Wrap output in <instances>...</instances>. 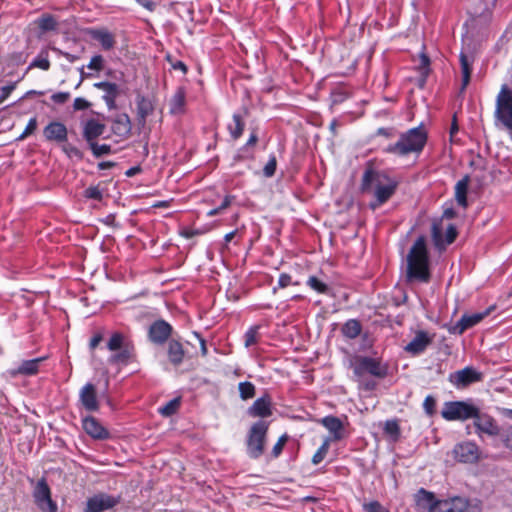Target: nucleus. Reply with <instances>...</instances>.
I'll list each match as a JSON object with an SVG mask.
<instances>
[{
  "label": "nucleus",
  "mask_w": 512,
  "mask_h": 512,
  "mask_svg": "<svg viewBox=\"0 0 512 512\" xmlns=\"http://www.w3.org/2000/svg\"><path fill=\"white\" fill-rule=\"evenodd\" d=\"M350 368L353 370V380L357 382L360 389L372 391L377 383L369 380L366 375L375 378H385L388 374V366L380 358L356 355L350 360Z\"/></svg>",
  "instance_id": "nucleus-1"
},
{
  "label": "nucleus",
  "mask_w": 512,
  "mask_h": 512,
  "mask_svg": "<svg viewBox=\"0 0 512 512\" xmlns=\"http://www.w3.org/2000/svg\"><path fill=\"white\" fill-rule=\"evenodd\" d=\"M397 182L386 173L367 169L362 178V190L372 192L375 200L370 203L372 209H377L387 202L395 193Z\"/></svg>",
  "instance_id": "nucleus-2"
},
{
  "label": "nucleus",
  "mask_w": 512,
  "mask_h": 512,
  "mask_svg": "<svg viewBox=\"0 0 512 512\" xmlns=\"http://www.w3.org/2000/svg\"><path fill=\"white\" fill-rule=\"evenodd\" d=\"M428 139V133L421 123L399 135L397 142L387 145L383 151L398 157H407L410 154L419 155Z\"/></svg>",
  "instance_id": "nucleus-3"
},
{
  "label": "nucleus",
  "mask_w": 512,
  "mask_h": 512,
  "mask_svg": "<svg viewBox=\"0 0 512 512\" xmlns=\"http://www.w3.org/2000/svg\"><path fill=\"white\" fill-rule=\"evenodd\" d=\"M406 277L408 281L423 283L430 280L429 255L423 236L415 240L407 255Z\"/></svg>",
  "instance_id": "nucleus-4"
},
{
  "label": "nucleus",
  "mask_w": 512,
  "mask_h": 512,
  "mask_svg": "<svg viewBox=\"0 0 512 512\" xmlns=\"http://www.w3.org/2000/svg\"><path fill=\"white\" fill-rule=\"evenodd\" d=\"M494 119L500 125L512 133V89L503 84L495 100Z\"/></svg>",
  "instance_id": "nucleus-5"
},
{
  "label": "nucleus",
  "mask_w": 512,
  "mask_h": 512,
  "mask_svg": "<svg viewBox=\"0 0 512 512\" xmlns=\"http://www.w3.org/2000/svg\"><path fill=\"white\" fill-rule=\"evenodd\" d=\"M268 428L269 423L264 420H258L251 426L246 441L250 458L258 459L264 453Z\"/></svg>",
  "instance_id": "nucleus-6"
},
{
  "label": "nucleus",
  "mask_w": 512,
  "mask_h": 512,
  "mask_svg": "<svg viewBox=\"0 0 512 512\" xmlns=\"http://www.w3.org/2000/svg\"><path fill=\"white\" fill-rule=\"evenodd\" d=\"M477 409L466 401H448L444 403L441 416L447 421H466L476 416Z\"/></svg>",
  "instance_id": "nucleus-7"
},
{
  "label": "nucleus",
  "mask_w": 512,
  "mask_h": 512,
  "mask_svg": "<svg viewBox=\"0 0 512 512\" xmlns=\"http://www.w3.org/2000/svg\"><path fill=\"white\" fill-rule=\"evenodd\" d=\"M473 426L481 440L489 438L496 441L500 435L501 428L497 421L491 415L481 412L479 408L477 409L476 416L473 417Z\"/></svg>",
  "instance_id": "nucleus-8"
},
{
  "label": "nucleus",
  "mask_w": 512,
  "mask_h": 512,
  "mask_svg": "<svg viewBox=\"0 0 512 512\" xmlns=\"http://www.w3.org/2000/svg\"><path fill=\"white\" fill-rule=\"evenodd\" d=\"M32 496L40 512H58V504L53 500L51 489L44 477L36 482Z\"/></svg>",
  "instance_id": "nucleus-9"
},
{
  "label": "nucleus",
  "mask_w": 512,
  "mask_h": 512,
  "mask_svg": "<svg viewBox=\"0 0 512 512\" xmlns=\"http://www.w3.org/2000/svg\"><path fill=\"white\" fill-rule=\"evenodd\" d=\"M430 512H481V507L466 498L452 497L436 500Z\"/></svg>",
  "instance_id": "nucleus-10"
},
{
  "label": "nucleus",
  "mask_w": 512,
  "mask_h": 512,
  "mask_svg": "<svg viewBox=\"0 0 512 512\" xmlns=\"http://www.w3.org/2000/svg\"><path fill=\"white\" fill-rule=\"evenodd\" d=\"M482 380V373L473 367H465L449 375V381L457 388L467 387Z\"/></svg>",
  "instance_id": "nucleus-11"
},
{
  "label": "nucleus",
  "mask_w": 512,
  "mask_h": 512,
  "mask_svg": "<svg viewBox=\"0 0 512 512\" xmlns=\"http://www.w3.org/2000/svg\"><path fill=\"white\" fill-rule=\"evenodd\" d=\"M494 309H495V306H490L482 312H477V313H472V314H464L459 319V321L455 324V326L451 329V332L454 334L464 333L467 329L480 323Z\"/></svg>",
  "instance_id": "nucleus-12"
},
{
  "label": "nucleus",
  "mask_w": 512,
  "mask_h": 512,
  "mask_svg": "<svg viewBox=\"0 0 512 512\" xmlns=\"http://www.w3.org/2000/svg\"><path fill=\"white\" fill-rule=\"evenodd\" d=\"M172 326L165 320H156L153 322L148 331L149 340L157 345L164 344L171 336Z\"/></svg>",
  "instance_id": "nucleus-13"
},
{
  "label": "nucleus",
  "mask_w": 512,
  "mask_h": 512,
  "mask_svg": "<svg viewBox=\"0 0 512 512\" xmlns=\"http://www.w3.org/2000/svg\"><path fill=\"white\" fill-rule=\"evenodd\" d=\"M434 335L426 331L419 330L415 333L413 339L404 347V350L412 355L418 356L422 354L427 347L432 343Z\"/></svg>",
  "instance_id": "nucleus-14"
},
{
  "label": "nucleus",
  "mask_w": 512,
  "mask_h": 512,
  "mask_svg": "<svg viewBox=\"0 0 512 512\" xmlns=\"http://www.w3.org/2000/svg\"><path fill=\"white\" fill-rule=\"evenodd\" d=\"M453 456L459 462L473 463L479 458V448L473 442H462L455 445L453 449Z\"/></svg>",
  "instance_id": "nucleus-15"
},
{
  "label": "nucleus",
  "mask_w": 512,
  "mask_h": 512,
  "mask_svg": "<svg viewBox=\"0 0 512 512\" xmlns=\"http://www.w3.org/2000/svg\"><path fill=\"white\" fill-rule=\"evenodd\" d=\"M43 136L49 142L62 144L68 140V129L60 121H51L43 129Z\"/></svg>",
  "instance_id": "nucleus-16"
},
{
  "label": "nucleus",
  "mask_w": 512,
  "mask_h": 512,
  "mask_svg": "<svg viewBox=\"0 0 512 512\" xmlns=\"http://www.w3.org/2000/svg\"><path fill=\"white\" fill-rule=\"evenodd\" d=\"M105 129V124L95 118H90L82 122V136L87 144L96 141L103 135Z\"/></svg>",
  "instance_id": "nucleus-17"
},
{
  "label": "nucleus",
  "mask_w": 512,
  "mask_h": 512,
  "mask_svg": "<svg viewBox=\"0 0 512 512\" xmlns=\"http://www.w3.org/2000/svg\"><path fill=\"white\" fill-rule=\"evenodd\" d=\"M117 502V499L112 496L99 494L88 499L85 512H102L114 507Z\"/></svg>",
  "instance_id": "nucleus-18"
},
{
  "label": "nucleus",
  "mask_w": 512,
  "mask_h": 512,
  "mask_svg": "<svg viewBox=\"0 0 512 512\" xmlns=\"http://www.w3.org/2000/svg\"><path fill=\"white\" fill-rule=\"evenodd\" d=\"M79 401L87 411L94 412L99 409L96 389L92 383H86L81 388L79 392Z\"/></svg>",
  "instance_id": "nucleus-19"
},
{
  "label": "nucleus",
  "mask_w": 512,
  "mask_h": 512,
  "mask_svg": "<svg viewBox=\"0 0 512 512\" xmlns=\"http://www.w3.org/2000/svg\"><path fill=\"white\" fill-rule=\"evenodd\" d=\"M94 87L104 92L103 100L109 110L116 109V99L120 94L119 86L116 83L101 81L94 84Z\"/></svg>",
  "instance_id": "nucleus-20"
},
{
  "label": "nucleus",
  "mask_w": 512,
  "mask_h": 512,
  "mask_svg": "<svg viewBox=\"0 0 512 512\" xmlns=\"http://www.w3.org/2000/svg\"><path fill=\"white\" fill-rule=\"evenodd\" d=\"M431 234L436 246H445L451 244L455 240L457 231L454 225L449 224L446 228L445 240H443L441 222L434 221L432 223Z\"/></svg>",
  "instance_id": "nucleus-21"
},
{
  "label": "nucleus",
  "mask_w": 512,
  "mask_h": 512,
  "mask_svg": "<svg viewBox=\"0 0 512 512\" xmlns=\"http://www.w3.org/2000/svg\"><path fill=\"white\" fill-rule=\"evenodd\" d=\"M247 414L251 417L266 418L272 415V401L268 395H264L254 401L248 408Z\"/></svg>",
  "instance_id": "nucleus-22"
},
{
  "label": "nucleus",
  "mask_w": 512,
  "mask_h": 512,
  "mask_svg": "<svg viewBox=\"0 0 512 512\" xmlns=\"http://www.w3.org/2000/svg\"><path fill=\"white\" fill-rule=\"evenodd\" d=\"M82 426L85 432L94 439L104 440L109 437L108 430L93 416L83 418Z\"/></svg>",
  "instance_id": "nucleus-23"
},
{
  "label": "nucleus",
  "mask_w": 512,
  "mask_h": 512,
  "mask_svg": "<svg viewBox=\"0 0 512 512\" xmlns=\"http://www.w3.org/2000/svg\"><path fill=\"white\" fill-rule=\"evenodd\" d=\"M111 129L119 137L126 138L130 135L132 124L130 117L126 113H119L112 119Z\"/></svg>",
  "instance_id": "nucleus-24"
},
{
  "label": "nucleus",
  "mask_w": 512,
  "mask_h": 512,
  "mask_svg": "<svg viewBox=\"0 0 512 512\" xmlns=\"http://www.w3.org/2000/svg\"><path fill=\"white\" fill-rule=\"evenodd\" d=\"M434 493L421 488L414 495V501L417 511L430 512L436 502Z\"/></svg>",
  "instance_id": "nucleus-25"
},
{
  "label": "nucleus",
  "mask_w": 512,
  "mask_h": 512,
  "mask_svg": "<svg viewBox=\"0 0 512 512\" xmlns=\"http://www.w3.org/2000/svg\"><path fill=\"white\" fill-rule=\"evenodd\" d=\"M331 434L332 439L339 441L344 438V427L342 421L335 416L328 415L319 421Z\"/></svg>",
  "instance_id": "nucleus-26"
},
{
  "label": "nucleus",
  "mask_w": 512,
  "mask_h": 512,
  "mask_svg": "<svg viewBox=\"0 0 512 512\" xmlns=\"http://www.w3.org/2000/svg\"><path fill=\"white\" fill-rule=\"evenodd\" d=\"M45 360V357H39L30 360L22 361L19 366L11 371L13 376L22 375V376H33L38 373L39 366L42 361Z\"/></svg>",
  "instance_id": "nucleus-27"
},
{
  "label": "nucleus",
  "mask_w": 512,
  "mask_h": 512,
  "mask_svg": "<svg viewBox=\"0 0 512 512\" xmlns=\"http://www.w3.org/2000/svg\"><path fill=\"white\" fill-rule=\"evenodd\" d=\"M186 106V90L180 86L169 101V112L172 115H181L185 112Z\"/></svg>",
  "instance_id": "nucleus-28"
},
{
  "label": "nucleus",
  "mask_w": 512,
  "mask_h": 512,
  "mask_svg": "<svg viewBox=\"0 0 512 512\" xmlns=\"http://www.w3.org/2000/svg\"><path fill=\"white\" fill-rule=\"evenodd\" d=\"M92 39L99 42L104 50H110L115 45V39L112 33L104 29H93L89 32Z\"/></svg>",
  "instance_id": "nucleus-29"
},
{
  "label": "nucleus",
  "mask_w": 512,
  "mask_h": 512,
  "mask_svg": "<svg viewBox=\"0 0 512 512\" xmlns=\"http://www.w3.org/2000/svg\"><path fill=\"white\" fill-rule=\"evenodd\" d=\"M136 110L138 119L142 122H145L146 118L152 114L154 110V105L148 97L143 95H138L136 97Z\"/></svg>",
  "instance_id": "nucleus-30"
},
{
  "label": "nucleus",
  "mask_w": 512,
  "mask_h": 512,
  "mask_svg": "<svg viewBox=\"0 0 512 512\" xmlns=\"http://www.w3.org/2000/svg\"><path fill=\"white\" fill-rule=\"evenodd\" d=\"M245 122L239 113H234L232 116V122L227 125V130L230 137L235 141L238 140L244 131Z\"/></svg>",
  "instance_id": "nucleus-31"
},
{
  "label": "nucleus",
  "mask_w": 512,
  "mask_h": 512,
  "mask_svg": "<svg viewBox=\"0 0 512 512\" xmlns=\"http://www.w3.org/2000/svg\"><path fill=\"white\" fill-rule=\"evenodd\" d=\"M184 355L182 344L176 340H171L168 344L169 361L174 365H179L183 362Z\"/></svg>",
  "instance_id": "nucleus-32"
},
{
  "label": "nucleus",
  "mask_w": 512,
  "mask_h": 512,
  "mask_svg": "<svg viewBox=\"0 0 512 512\" xmlns=\"http://www.w3.org/2000/svg\"><path fill=\"white\" fill-rule=\"evenodd\" d=\"M469 185V177L465 176L461 180H459L455 185V198L457 203L466 208L468 206L467 202V191Z\"/></svg>",
  "instance_id": "nucleus-33"
},
{
  "label": "nucleus",
  "mask_w": 512,
  "mask_h": 512,
  "mask_svg": "<svg viewBox=\"0 0 512 512\" xmlns=\"http://www.w3.org/2000/svg\"><path fill=\"white\" fill-rule=\"evenodd\" d=\"M460 65H461V72H462V87L461 89L464 90L467 85L470 82V76H471V66H472V59L469 58L466 54L463 52L460 54Z\"/></svg>",
  "instance_id": "nucleus-34"
},
{
  "label": "nucleus",
  "mask_w": 512,
  "mask_h": 512,
  "mask_svg": "<svg viewBox=\"0 0 512 512\" xmlns=\"http://www.w3.org/2000/svg\"><path fill=\"white\" fill-rule=\"evenodd\" d=\"M341 331L345 337L354 339L360 335L362 326L358 320L350 319L342 326Z\"/></svg>",
  "instance_id": "nucleus-35"
},
{
  "label": "nucleus",
  "mask_w": 512,
  "mask_h": 512,
  "mask_svg": "<svg viewBox=\"0 0 512 512\" xmlns=\"http://www.w3.org/2000/svg\"><path fill=\"white\" fill-rule=\"evenodd\" d=\"M117 351L118 353H115L110 356V363H127L133 356V347L130 346L129 344L125 345L121 349H118Z\"/></svg>",
  "instance_id": "nucleus-36"
},
{
  "label": "nucleus",
  "mask_w": 512,
  "mask_h": 512,
  "mask_svg": "<svg viewBox=\"0 0 512 512\" xmlns=\"http://www.w3.org/2000/svg\"><path fill=\"white\" fill-rule=\"evenodd\" d=\"M260 328V325H252L247 329L244 334V345L246 348H249L258 343L260 339Z\"/></svg>",
  "instance_id": "nucleus-37"
},
{
  "label": "nucleus",
  "mask_w": 512,
  "mask_h": 512,
  "mask_svg": "<svg viewBox=\"0 0 512 512\" xmlns=\"http://www.w3.org/2000/svg\"><path fill=\"white\" fill-rule=\"evenodd\" d=\"M181 404L179 397L169 400L165 405L158 408V412L164 417H170L175 414Z\"/></svg>",
  "instance_id": "nucleus-38"
},
{
  "label": "nucleus",
  "mask_w": 512,
  "mask_h": 512,
  "mask_svg": "<svg viewBox=\"0 0 512 512\" xmlns=\"http://www.w3.org/2000/svg\"><path fill=\"white\" fill-rule=\"evenodd\" d=\"M33 68H39L44 71L49 70L50 68V61L48 59V52L47 51H41L39 55H37L33 61L29 64L27 70L33 69Z\"/></svg>",
  "instance_id": "nucleus-39"
},
{
  "label": "nucleus",
  "mask_w": 512,
  "mask_h": 512,
  "mask_svg": "<svg viewBox=\"0 0 512 512\" xmlns=\"http://www.w3.org/2000/svg\"><path fill=\"white\" fill-rule=\"evenodd\" d=\"M239 395L242 400H248L255 396L256 388L252 382L244 381L238 384Z\"/></svg>",
  "instance_id": "nucleus-40"
},
{
  "label": "nucleus",
  "mask_w": 512,
  "mask_h": 512,
  "mask_svg": "<svg viewBox=\"0 0 512 512\" xmlns=\"http://www.w3.org/2000/svg\"><path fill=\"white\" fill-rule=\"evenodd\" d=\"M38 28L43 31H53L57 27V22L51 15H44L37 20Z\"/></svg>",
  "instance_id": "nucleus-41"
},
{
  "label": "nucleus",
  "mask_w": 512,
  "mask_h": 512,
  "mask_svg": "<svg viewBox=\"0 0 512 512\" xmlns=\"http://www.w3.org/2000/svg\"><path fill=\"white\" fill-rule=\"evenodd\" d=\"M306 284L314 291L319 294H327L329 292V287L326 283L318 279L316 276H310L306 282Z\"/></svg>",
  "instance_id": "nucleus-42"
},
{
  "label": "nucleus",
  "mask_w": 512,
  "mask_h": 512,
  "mask_svg": "<svg viewBox=\"0 0 512 512\" xmlns=\"http://www.w3.org/2000/svg\"><path fill=\"white\" fill-rule=\"evenodd\" d=\"M94 157L99 158L104 155H109L112 151V147L109 144H98L96 141L88 144Z\"/></svg>",
  "instance_id": "nucleus-43"
},
{
  "label": "nucleus",
  "mask_w": 512,
  "mask_h": 512,
  "mask_svg": "<svg viewBox=\"0 0 512 512\" xmlns=\"http://www.w3.org/2000/svg\"><path fill=\"white\" fill-rule=\"evenodd\" d=\"M330 441V438H326L321 444V446L318 448V450L315 452V454L312 457V463L314 465H317L324 460L330 448Z\"/></svg>",
  "instance_id": "nucleus-44"
},
{
  "label": "nucleus",
  "mask_w": 512,
  "mask_h": 512,
  "mask_svg": "<svg viewBox=\"0 0 512 512\" xmlns=\"http://www.w3.org/2000/svg\"><path fill=\"white\" fill-rule=\"evenodd\" d=\"M127 345V343L124 342V336L121 333H113L107 343V348L110 351H117L118 349H121Z\"/></svg>",
  "instance_id": "nucleus-45"
},
{
  "label": "nucleus",
  "mask_w": 512,
  "mask_h": 512,
  "mask_svg": "<svg viewBox=\"0 0 512 512\" xmlns=\"http://www.w3.org/2000/svg\"><path fill=\"white\" fill-rule=\"evenodd\" d=\"M61 150L67 155V157L77 160L83 159V152L76 146L69 144V143H62L61 144Z\"/></svg>",
  "instance_id": "nucleus-46"
},
{
  "label": "nucleus",
  "mask_w": 512,
  "mask_h": 512,
  "mask_svg": "<svg viewBox=\"0 0 512 512\" xmlns=\"http://www.w3.org/2000/svg\"><path fill=\"white\" fill-rule=\"evenodd\" d=\"M418 70L421 76L423 77V81H425L430 71V59L424 53L420 55Z\"/></svg>",
  "instance_id": "nucleus-47"
},
{
  "label": "nucleus",
  "mask_w": 512,
  "mask_h": 512,
  "mask_svg": "<svg viewBox=\"0 0 512 512\" xmlns=\"http://www.w3.org/2000/svg\"><path fill=\"white\" fill-rule=\"evenodd\" d=\"M84 196L87 199L101 201L103 198V191L99 186H90L84 191Z\"/></svg>",
  "instance_id": "nucleus-48"
},
{
  "label": "nucleus",
  "mask_w": 512,
  "mask_h": 512,
  "mask_svg": "<svg viewBox=\"0 0 512 512\" xmlns=\"http://www.w3.org/2000/svg\"><path fill=\"white\" fill-rule=\"evenodd\" d=\"M37 125H38V122H37L36 117H32V118L28 121V123H27V125H26V127H25L24 131H23V132H22V134L17 138V140L21 141V140H24L25 138H27L29 135H31V134L36 130Z\"/></svg>",
  "instance_id": "nucleus-49"
},
{
  "label": "nucleus",
  "mask_w": 512,
  "mask_h": 512,
  "mask_svg": "<svg viewBox=\"0 0 512 512\" xmlns=\"http://www.w3.org/2000/svg\"><path fill=\"white\" fill-rule=\"evenodd\" d=\"M499 436L501 437L503 445L512 450V426L501 430Z\"/></svg>",
  "instance_id": "nucleus-50"
},
{
  "label": "nucleus",
  "mask_w": 512,
  "mask_h": 512,
  "mask_svg": "<svg viewBox=\"0 0 512 512\" xmlns=\"http://www.w3.org/2000/svg\"><path fill=\"white\" fill-rule=\"evenodd\" d=\"M423 409L425 413L429 416H432L435 413L436 410V400L433 396L428 395L424 399L423 402Z\"/></svg>",
  "instance_id": "nucleus-51"
},
{
  "label": "nucleus",
  "mask_w": 512,
  "mask_h": 512,
  "mask_svg": "<svg viewBox=\"0 0 512 512\" xmlns=\"http://www.w3.org/2000/svg\"><path fill=\"white\" fill-rule=\"evenodd\" d=\"M276 166H277L276 157L274 155H272L263 168L264 176L268 177V178L272 177L275 174Z\"/></svg>",
  "instance_id": "nucleus-52"
},
{
  "label": "nucleus",
  "mask_w": 512,
  "mask_h": 512,
  "mask_svg": "<svg viewBox=\"0 0 512 512\" xmlns=\"http://www.w3.org/2000/svg\"><path fill=\"white\" fill-rule=\"evenodd\" d=\"M104 67V59L101 55H94L87 65V68L94 71H101Z\"/></svg>",
  "instance_id": "nucleus-53"
},
{
  "label": "nucleus",
  "mask_w": 512,
  "mask_h": 512,
  "mask_svg": "<svg viewBox=\"0 0 512 512\" xmlns=\"http://www.w3.org/2000/svg\"><path fill=\"white\" fill-rule=\"evenodd\" d=\"M291 284H293L292 277L287 273H281L278 279V286L274 287L272 291L275 294L277 288H285ZM294 285H298V282H295Z\"/></svg>",
  "instance_id": "nucleus-54"
},
{
  "label": "nucleus",
  "mask_w": 512,
  "mask_h": 512,
  "mask_svg": "<svg viewBox=\"0 0 512 512\" xmlns=\"http://www.w3.org/2000/svg\"><path fill=\"white\" fill-rule=\"evenodd\" d=\"M287 439H288V436L286 434L282 435L278 439V441L276 442V444L273 446V449H272L273 457L277 458L282 453L283 447H284Z\"/></svg>",
  "instance_id": "nucleus-55"
},
{
  "label": "nucleus",
  "mask_w": 512,
  "mask_h": 512,
  "mask_svg": "<svg viewBox=\"0 0 512 512\" xmlns=\"http://www.w3.org/2000/svg\"><path fill=\"white\" fill-rule=\"evenodd\" d=\"M69 92H56L51 95V100L56 104H64L70 99Z\"/></svg>",
  "instance_id": "nucleus-56"
},
{
  "label": "nucleus",
  "mask_w": 512,
  "mask_h": 512,
  "mask_svg": "<svg viewBox=\"0 0 512 512\" xmlns=\"http://www.w3.org/2000/svg\"><path fill=\"white\" fill-rule=\"evenodd\" d=\"M365 512H388L378 501H372L364 504Z\"/></svg>",
  "instance_id": "nucleus-57"
},
{
  "label": "nucleus",
  "mask_w": 512,
  "mask_h": 512,
  "mask_svg": "<svg viewBox=\"0 0 512 512\" xmlns=\"http://www.w3.org/2000/svg\"><path fill=\"white\" fill-rule=\"evenodd\" d=\"M18 82L19 81H15L13 83H10L9 85L2 87L0 94V104L9 97L13 90H15Z\"/></svg>",
  "instance_id": "nucleus-58"
},
{
  "label": "nucleus",
  "mask_w": 512,
  "mask_h": 512,
  "mask_svg": "<svg viewBox=\"0 0 512 512\" xmlns=\"http://www.w3.org/2000/svg\"><path fill=\"white\" fill-rule=\"evenodd\" d=\"M51 49L58 56L64 57L70 63H74L75 61H77L79 59V57L77 55H73V54H70L68 52L62 51L61 49H59L57 47H52Z\"/></svg>",
  "instance_id": "nucleus-59"
},
{
  "label": "nucleus",
  "mask_w": 512,
  "mask_h": 512,
  "mask_svg": "<svg viewBox=\"0 0 512 512\" xmlns=\"http://www.w3.org/2000/svg\"><path fill=\"white\" fill-rule=\"evenodd\" d=\"M90 106V103L84 99V98H81V97H77L75 100H74V103H73V108L77 111L79 110H85L87 109L88 107Z\"/></svg>",
  "instance_id": "nucleus-60"
},
{
  "label": "nucleus",
  "mask_w": 512,
  "mask_h": 512,
  "mask_svg": "<svg viewBox=\"0 0 512 512\" xmlns=\"http://www.w3.org/2000/svg\"><path fill=\"white\" fill-rule=\"evenodd\" d=\"M136 2L150 12L154 11L156 8V3L153 0H136Z\"/></svg>",
  "instance_id": "nucleus-61"
},
{
  "label": "nucleus",
  "mask_w": 512,
  "mask_h": 512,
  "mask_svg": "<svg viewBox=\"0 0 512 512\" xmlns=\"http://www.w3.org/2000/svg\"><path fill=\"white\" fill-rule=\"evenodd\" d=\"M385 431L389 434H397L399 432L398 424L395 421H387Z\"/></svg>",
  "instance_id": "nucleus-62"
},
{
  "label": "nucleus",
  "mask_w": 512,
  "mask_h": 512,
  "mask_svg": "<svg viewBox=\"0 0 512 512\" xmlns=\"http://www.w3.org/2000/svg\"><path fill=\"white\" fill-rule=\"evenodd\" d=\"M376 134L379 136H384L386 138H392L394 136V129L381 127L377 130Z\"/></svg>",
  "instance_id": "nucleus-63"
},
{
  "label": "nucleus",
  "mask_w": 512,
  "mask_h": 512,
  "mask_svg": "<svg viewBox=\"0 0 512 512\" xmlns=\"http://www.w3.org/2000/svg\"><path fill=\"white\" fill-rule=\"evenodd\" d=\"M257 141H258V136L255 131H252L246 144L242 147V149L254 146L257 143Z\"/></svg>",
  "instance_id": "nucleus-64"
}]
</instances>
